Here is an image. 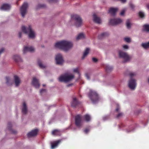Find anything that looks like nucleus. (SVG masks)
<instances>
[{"label": "nucleus", "instance_id": "obj_15", "mask_svg": "<svg viewBox=\"0 0 149 149\" xmlns=\"http://www.w3.org/2000/svg\"><path fill=\"white\" fill-rule=\"evenodd\" d=\"M93 20L95 22L98 24H100L102 22L100 18L95 15H93Z\"/></svg>", "mask_w": 149, "mask_h": 149}, {"label": "nucleus", "instance_id": "obj_45", "mask_svg": "<svg viewBox=\"0 0 149 149\" xmlns=\"http://www.w3.org/2000/svg\"><path fill=\"white\" fill-rule=\"evenodd\" d=\"M85 76L88 79H90V77H89V75L88 74H87V73L86 74Z\"/></svg>", "mask_w": 149, "mask_h": 149}, {"label": "nucleus", "instance_id": "obj_54", "mask_svg": "<svg viewBox=\"0 0 149 149\" xmlns=\"http://www.w3.org/2000/svg\"><path fill=\"white\" fill-rule=\"evenodd\" d=\"M12 132L13 133H14V134H15L16 133V132L15 131H13V132Z\"/></svg>", "mask_w": 149, "mask_h": 149}, {"label": "nucleus", "instance_id": "obj_26", "mask_svg": "<svg viewBox=\"0 0 149 149\" xmlns=\"http://www.w3.org/2000/svg\"><path fill=\"white\" fill-rule=\"evenodd\" d=\"M85 38L84 34L82 33L79 34L77 37L76 39L77 40H79L84 38Z\"/></svg>", "mask_w": 149, "mask_h": 149}, {"label": "nucleus", "instance_id": "obj_41", "mask_svg": "<svg viewBox=\"0 0 149 149\" xmlns=\"http://www.w3.org/2000/svg\"><path fill=\"white\" fill-rule=\"evenodd\" d=\"M123 115V114L122 113H119L116 116L117 118H119L122 116Z\"/></svg>", "mask_w": 149, "mask_h": 149}, {"label": "nucleus", "instance_id": "obj_39", "mask_svg": "<svg viewBox=\"0 0 149 149\" xmlns=\"http://www.w3.org/2000/svg\"><path fill=\"white\" fill-rule=\"evenodd\" d=\"M130 6L132 9H133L134 8V5L131 3H130Z\"/></svg>", "mask_w": 149, "mask_h": 149}, {"label": "nucleus", "instance_id": "obj_21", "mask_svg": "<svg viewBox=\"0 0 149 149\" xmlns=\"http://www.w3.org/2000/svg\"><path fill=\"white\" fill-rule=\"evenodd\" d=\"M78 103L79 102L77 101L76 98H73V101L71 103V106L75 107L77 105Z\"/></svg>", "mask_w": 149, "mask_h": 149}, {"label": "nucleus", "instance_id": "obj_4", "mask_svg": "<svg viewBox=\"0 0 149 149\" xmlns=\"http://www.w3.org/2000/svg\"><path fill=\"white\" fill-rule=\"evenodd\" d=\"M136 75V74L134 72H130L129 74L130 79L129 81L128 85L130 88L132 90H134L136 86V84L135 80L132 79V78Z\"/></svg>", "mask_w": 149, "mask_h": 149}, {"label": "nucleus", "instance_id": "obj_18", "mask_svg": "<svg viewBox=\"0 0 149 149\" xmlns=\"http://www.w3.org/2000/svg\"><path fill=\"white\" fill-rule=\"evenodd\" d=\"M10 5L7 4H4L3 5L0 9L4 10H7L10 9Z\"/></svg>", "mask_w": 149, "mask_h": 149}, {"label": "nucleus", "instance_id": "obj_23", "mask_svg": "<svg viewBox=\"0 0 149 149\" xmlns=\"http://www.w3.org/2000/svg\"><path fill=\"white\" fill-rule=\"evenodd\" d=\"M109 35V34L107 32H104L100 34L98 36V38L100 39H101Z\"/></svg>", "mask_w": 149, "mask_h": 149}, {"label": "nucleus", "instance_id": "obj_8", "mask_svg": "<svg viewBox=\"0 0 149 149\" xmlns=\"http://www.w3.org/2000/svg\"><path fill=\"white\" fill-rule=\"evenodd\" d=\"M28 5L27 3L24 2L20 8V11L22 17H24L27 12V9Z\"/></svg>", "mask_w": 149, "mask_h": 149}, {"label": "nucleus", "instance_id": "obj_6", "mask_svg": "<svg viewBox=\"0 0 149 149\" xmlns=\"http://www.w3.org/2000/svg\"><path fill=\"white\" fill-rule=\"evenodd\" d=\"M71 17L72 19H74L75 21V25L76 27H79L81 26L82 21L79 16L77 15H72Z\"/></svg>", "mask_w": 149, "mask_h": 149}, {"label": "nucleus", "instance_id": "obj_9", "mask_svg": "<svg viewBox=\"0 0 149 149\" xmlns=\"http://www.w3.org/2000/svg\"><path fill=\"white\" fill-rule=\"evenodd\" d=\"M122 20L120 18H117L113 19H111L109 21L110 24L112 25H117L121 23Z\"/></svg>", "mask_w": 149, "mask_h": 149}, {"label": "nucleus", "instance_id": "obj_52", "mask_svg": "<svg viewBox=\"0 0 149 149\" xmlns=\"http://www.w3.org/2000/svg\"><path fill=\"white\" fill-rule=\"evenodd\" d=\"M72 84H69L67 86V87H68L70 86H72Z\"/></svg>", "mask_w": 149, "mask_h": 149}, {"label": "nucleus", "instance_id": "obj_56", "mask_svg": "<svg viewBox=\"0 0 149 149\" xmlns=\"http://www.w3.org/2000/svg\"><path fill=\"white\" fill-rule=\"evenodd\" d=\"M45 86V85H44V84H43V86Z\"/></svg>", "mask_w": 149, "mask_h": 149}, {"label": "nucleus", "instance_id": "obj_10", "mask_svg": "<svg viewBox=\"0 0 149 149\" xmlns=\"http://www.w3.org/2000/svg\"><path fill=\"white\" fill-rule=\"evenodd\" d=\"M56 63L57 64L61 65L64 61L62 55L60 54H58L56 55L55 58Z\"/></svg>", "mask_w": 149, "mask_h": 149}, {"label": "nucleus", "instance_id": "obj_43", "mask_svg": "<svg viewBox=\"0 0 149 149\" xmlns=\"http://www.w3.org/2000/svg\"><path fill=\"white\" fill-rule=\"evenodd\" d=\"M123 47L125 49H128L129 48L128 46L126 45H123Z\"/></svg>", "mask_w": 149, "mask_h": 149}, {"label": "nucleus", "instance_id": "obj_14", "mask_svg": "<svg viewBox=\"0 0 149 149\" xmlns=\"http://www.w3.org/2000/svg\"><path fill=\"white\" fill-rule=\"evenodd\" d=\"M32 85L36 88H39L40 84L38 82V80L36 78H34L32 82Z\"/></svg>", "mask_w": 149, "mask_h": 149}, {"label": "nucleus", "instance_id": "obj_34", "mask_svg": "<svg viewBox=\"0 0 149 149\" xmlns=\"http://www.w3.org/2000/svg\"><path fill=\"white\" fill-rule=\"evenodd\" d=\"M124 40L127 42H130L131 41V39L130 38H124Z\"/></svg>", "mask_w": 149, "mask_h": 149}, {"label": "nucleus", "instance_id": "obj_35", "mask_svg": "<svg viewBox=\"0 0 149 149\" xmlns=\"http://www.w3.org/2000/svg\"><path fill=\"white\" fill-rule=\"evenodd\" d=\"M73 71L77 73L80 76V74L79 72L78 68H74L73 69Z\"/></svg>", "mask_w": 149, "mask_h": 149}, {"label": "nucleus", "instance_id": "obj_12", "mask_svg": "<svg viewBox=\"0 0 149 149\" xmlns=\"http://www.w3.org/2000/svg\"><path fill=\"white\" fill-rule=\"evenodd\" d=\"M38 132V129H35L33 130L27 134V136L29 138L35 136L37 134Z\"/></svg>", "mask_w": 149, "mask_h": 149}, {"label": "nucleus", "instance_id": "obj_29", "mask_svg": "<svg viewBox=\"0 0 149 149\" xmlns=\"http://www.w3.org/2000/svg\"><path fill=\"white\" fill-rule=\"evenodd\" d=\"M145 49H146L149 47V42L145 43H143L141 45Z\"/></svg>", "mask_w": 149, "mask_h": 149}, {"label": "nucleus", "instance_id": "obj_51", "mask_svg": "<svg viewBox=\"0 0 149 149\" xmlns=\"http://www.w3.org/2000/svg\"><path fill=\"white\" fill-rule=\"evenodd\" d=\"M146 7L149 10V4H148L146 5Z\"/></svg>", "mask_w": 149, "mask_h": 149}, {"label": "nucleus", "instance_id": "obj_22", "mask_svg": "<svg viewBox=\"0 0 149 149\" xmlns=\"http://www.w3.org/2000/svg\"><path fill=\"white\" fill-rule=\"evenodd\" d=\"M13 59L16 62L22 61V59L20 57L17 55H14L13 57Z\"/></svg>", "mask_w": 149, "mask_h": 149}, {"label": "nucleus", "instance_id": "obj_57", "mask_svg": "<svg viewBox=\"0 0 149 149\" xmlns=\"http://www.w3.org/2000/svg\"><path fill=\"white\" fill-rule=\"evenodd\" d=\"M127 132H129V131H127Z\"/></svg>", "mask_w": 149, "mask_h": 149}, {"label": "nucleus", "instance_id": "obj_50", "mask_svg": "<svg viewBox=\"0 0 149 149\" xmlns=\"http://www.w3.org/2000/svg\"><path fill=\"white\" fill-rule=\"evenodd\" d=\"M119 107H118L116 109V111L117 112H118V111L119 110Z\"/></svg>", "mask_w": 149, "mask_h": 149}, {"label": "nucleus", "instance_id": "obj_7", "mask_svg": "<svg viewBox=\"0 0 149 149\" xmlns=\"http://www.w3.org/2000/svg\"><path fill=\"white\" fill-rule=\"evenodd\" d=\"M118 53L120 57L122 58L124 60V62L129 61L131 58V57L129 56L126 52L122 51H119Z\"/></svg>", "mask_w": 149, "mask_h": 149}, {"label": "nucleus", "instance_id": "obj_53", "mask_svg": "<svg viewBox=\"0 0 149 149\" xmlns=\"http://www.w3.org/2000/svg\"><path fill=\"white\" fill-rule=\"evenodd\" d=\"M103 119L104 120H105L106 119V116L104 117L103 118Z\"/></svg>", "mask_w": 149, "mask_h": 149}, {"label": "nucleus", "instance_id": "obj_17", "mask_svg": "<svg viewBox=\"0 0 149 149\" xmlns=\"http://www.w3.org/2000/svg\"><path fill=\"white\" fill-rule=\"evenodd\" d=\"M14 79L15 86H18L20 84L21 81L19 78L16 75L14 76Z\"/></svg>", "mask_w": 149, "mask_h": 149}, {"label": "nucleus", "instance_id": "obj_49", "mask_svg": "<svg viewBox=\"0 0 149 149\" xmlns=\"http://www.w3.org/2000/svg\"><path fill=\"white\" fill-rule=\"evenodd\" d=\"M21 34H22L21 32H19V38H21Z\"/></svg>", "mask_w": 149, "mask_h": 149}, {"label": "nucleus", "instance_id": "obj_20", "mask_svg": "<svg viewBox=\"0 0 149 149\" xmlns=\"http://www.w3.org/2000/svg\"><path fill=\"white\" fill-rule=\"evenodd\" d=\"M27 108L26 103L24 102L23 104V107L22 108V112L23 113L25 114L27 112Z\"/></svg>", "mask_w": 149, "mask_h": 149}, {"label": "nucleus", "instance_id": "obj_36", "mask_svg": "<svg viewBox=\"0 0 149 149\" xmlns=\"http://www.w3.org/2000/svg\"><path fill=\"white\" fill-rule=\"evenodd\" d=\"M45 6V5L44 4H39L37 6V8H43Z\"/></svg>", "mask_w": 149, "mask_h": 149}, {"label": "nucleus", "instance_id": "obj_37", "mask_svg": "<svg viewBox=\"0 0 149 149\" xmlns=\"http://www.w3.org/2000/svg\"><path fill=\"white\" fill-rule=\"evenodd\" d=\"M12 127V125L10 123H9L8 124V128L9 130H11V128Z\"/></svg>", "mask_w": 149, "mask_h": 149}, {"label": "nucleus", "instance_id": "obj_13", "mask_svg": "<svg viewBox=\"0 0 149 149\" xmlns=\"http://www.w3.org/2000/svg\"><path fill=\"white\" fill-rule=\"evenodd\" d=\"M34 50V48L32 47H24L23 52L24 53H25L28 52H32Z\"/></svg>", "mask_w": 149, "mask_h": 149}, {"label": "nucleus", "instance_id": "obj_46", "mask_svg": "<svg viewBox=\"0 0 149 149\" xmlns=\"http://www.w3.org/2000/svg\"><path fill=\"white\" fill-rule=\"evenodd\" d=\"M92 60L93 62H96L97 61V59L95 58H92Z\"/></svg>", "mask_w": 149, "mask_h": 149}, {"label": "nucleus", "instance_id": "obj_33", "mask_svg": "<svg viewBox=\"0 0 149 149\" xmlns=\"http://www.w3.org/2000/svg\"><path fill=\"white\" fill-rule=\"evenodd\" d=\"M139 16L141 18H143L144 16V13L142 12H140L139 13Z\"/></svg>", "mask_w": 149, "mask_h": 149}, {"label": "nucleus", "instance_id": "obj_47", "mask_svg": "<svg viewBox=\"0 0 149 149\" xmlns=\"http://www.w3.org/2000/svg\"><path fill=\"white\" fill-rule=\"evenodd\" d=\"M89 131V130H88V129H86L84 130V132L86 134H87L88 132Z\"/></svg>", "mask_w": 149, "mask_h": 149}, {"label": "nucleus", "instance_id": "obj_40", "mask_svg": "<svg viewBox=\"0 0 149 149\" xmlns=\"http://www.w3.org/2000/svg\"><path fill=\"white\" fill-rule=\"evenodd\" d=\"M49 2L50 3L51 2H56L58 1V0H48Z\"/></svg>", "mask_w": 149, "mask_h": 149}, {"label": "nucleus", "instance_id": "obj_44", "mask_svg": "<svg viewBox=\"0 0 149 149\" xmlns=\"http://www.w3.org/2000/svg\"><path fill=\"white\" fill-rule=\"evenodd\" d=\"M46 92V90L45 89H41L40 91V93L42 94L43 93Z\"/></svg>", "mask_w": 149, "mask_h": 149}, {"label": "nucleus", "instance_id": "obj_31", "mask_svg": "<svg viewBox=\"0 0 149 149\" xmlns=\"http://www.w3.org/2000/svg\"><path fill=\"white\" fill-rule=\"evenodd\" d=\"M38 63L39 66L41 68H44L45 67V66L42 64L41 61L40 60H38Z\"/></svg>", "mask_w": 149, "mask_h": 149}, {"label": "nucleus", "instance_id": "obj_25", "mask_svg": "<svg viewBox=\"0 0 149 149\" xmlns=\"http://www.w3.org/2000/svg\"><path fill=\"white\" fill-rule=\"evenodd\" d=\"M89 50L90 49L88 48H87L86 49L84 53L83 56L82 58V59H84L85 57L87 55L89 52Z\"/></svg>", "mask_w": 149, "mask_h": 149}, {"label": "nucleus", "instance_id": "obj_32", "mask_svg": "<svg viewBox=\"0 0 149 149\" xmlns=\"http://www.w3.org/2000/svg\"><path fill=\"white\" fill-rule=\"evenodd\" d=\"M126 24L127 27L128 29H130L131 28V24L129 19H128L127 21Z\"/></svg>", "mask_w": 149, "mask_h": 149}, {"label": "nucleus", "instance_id": "obj_3", "mask_svg": "<svg viewBox=\"0 0 149 149\" xmlns=\"http://www.w3.org/2000/svg\"><path fill=\"white\" fill-rule=\"evenodd\" d=\"M74 78V76L72 74H65L61 75L58 78V80L61 82H68Z\"/></svg>", "mask_w": 149, "mask_h": 149}, {"label": "nucleus", "instance_id": "obj_11", "mask_svg": "<svg viewBox=\"0 0 149 149\" xmlns=\"http://www.w3.org/2000/svg\"><path fill=\"white\" fill-rule=\"evenodd\" d=\"M75 123L76 125L79 127L81 126V120L80 115H77L75 117Z\"/></svg>", "mask_w": 149, "mask_h": 149}, {"label": "nucleus", "instance_id": "obj_42", "mask_svg": "<svg viewBox=\"0 0 149 149\" xmlns=\"http://www.w3.org/2000/svg\"><path fill=\"white\" fill-rule=\"evenodd\" d=\"M6 83L8 84V83L9 81L10 80V78L8 77H6Z\"/></svg>", "mask_w": 149, "mask_h": 149}, {"label": "nucleus", "instance_id": "obj_30", "mask_svg": "<svg viewBox=\"0 0 149 149\" xmlns=\"http://www.w3.org/2000/svg\"><path fill=\"white\" fill-rule=\"evenodd\" d=\"M105 69L107 71L109 72L111 71L113 69V67L109 65H107L106 66Z\"/></svg>", "mask_w": 149, "mask_h": 149}, {"label": "nucleus", "instance_id": "obj_24", "mask_svg": "<svg viewBox=\"0 0 149 149\" xmlns=\"http://www.w3.org/2000/svg\"><path fill=\"white\" fill-rule=\"evenodd\" d=\"M52 134L54 135H61V132L58 130H54L52 132Z\"/></svg>", "mask_w": 149, "mask_h": 149}, {"label": "nucleus", "instance_id": "obj_38", "mask_svg": "<svg viewBox=\"0 0 149 149\" xmlns=\"http://www.w3.org/2000/svg\"><path fill=\"white\" fill-rule=\"evenodd\" d=\"M125 10L126 9H123V10L120 13V15L122 16L123 15Z\"/></svg>", "mask_w": 149, "mask_h": 149}, {"label": "nucleus", "instance_id": "obj_55", "mask_svg": "<svg viewBox=\"0 0 149 149\" xmlns=\"http://www.w3.org/2000/svg\"><path fill=\"white\" fill-rule=\"evenodd\" d=\"M148 82L149 83V78L148 79Z\"/></svg>", "mask_w": 149, "mask_h": 149}, {"label": "nucleus", "instance_id": "obj_27", "mask_svg": "<svg viewBox=\"0 0 149 149\" xmlns=\"http://www.w3.org/2000/svg\"><path fill=\"white\" fill-rule=\"evenodd\" d=\"M84 119L87 122L89 121L91 119L90 116L88 114H86L84 116Z\"/></svg>", "mask_w": 149, "mask_h": 149}, {"label": "nucleus", "instance_id": "obj_2", "mask_svg": "<svg viewBox=\"0 0 149 149\" xmlns=\"http://www.w3.org/2000/svg\"><path fill=\"white\" fill-rule=\"evenodd\" d=\"M22 29L23 31L25 33L28 34L29 38H33L35 37V33L32 29L30 26H29L28 27H26L24 26H22Z\"/></svg>", "mask_w": 149, "mask_h": 149}, {"label": "nucleus", "instance_id": "obj_19", "mask_svg": "<svg viewBox=\"0 0 149 149\" xmlns=\"http://www.w3.org/2000/svg\"><path fill=\"white\" fill-rule=\"evenodd\" d=\"M61 140H59L57 141H54L51 143V148L54 149L56 147L59 143L61 142Z\"/></svg>", "mask_w": 149, "mask_h": 149}, {"label": "nucleus", "instance_id": "obj_1", "mask_svg": "<svg viewBox=\"0 0 149 149\" xmlns=\"http://www.w3.org/2000/svg\"><path fill=\"white\" fill-rule=\"evenodd\" d=\"M54 46L56 48L62 49L67 52L72 47L73 44L70 41L63 40L57 42Z\"/></svg>", "mask_w": 149, "mask_h": 149}, {"label": "nucleus", "instance_id": "obj_5", "mask_svg": "<svg viewBox=\"0 0 149 149\" xmlns=\"http://www.w3.org/2000/svg\"><path fill=\"white\" fill-rule=\"evenodd\" d=\"M88 96L94 104L96 103L98 100L99 97L98 94L95 91L91 90Z\"/></svg>", "mask_w": 149, "mask_h": 149}, {"label": "nucleus", "instance_id": "obj_16", "mask_svg": "<svg viewBox=\"0 0 149 149\" xmlns=\"http://www.w3.org/2000/svg\"><path fill=\"white\" fill-rule=\"evenodd\" d=\"M118 10L117 8H111L109 11V13L112 16H114L116 15V13Z\"/></svg>", "mask_w": 149, "mask_h": 149}, {"label": "nucleus", "instance_id": "obj_28", "mask_svg": "<svg viewBox=\"0 0 149 149\" xmlns=\"http://www.w3.org/2000/svg\"><path fill=\"white\" fill-rule=\"evenodd\" d=\"M143 29L144 31L149 32V25L146 24L143 26Z\"/></svg>", "mask_w": 149, "mask_h": 149}, {"label": "nucleus", "instance_id": "obj_48", "mask_svg": "<svg viewBox=\"0 0 149 149\" xmlns=\"http://www.w3.org/2000/svg\"><path fill=\"white\" fill-rule=\"evenodd\" d=\"M4 49L3 48H2L0 49V55L3 52Z\"/></svg>", "mask_w": 149, "mask_h": 149}]
</instances>
